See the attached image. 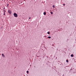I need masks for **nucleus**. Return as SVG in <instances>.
Segmentation results:
<instances>
[{
    "instance_id": "7ed1b4c3",
    "label": "nucleus",
    "mask_w": 76,
    "mask_h": 76,
    "mask_svg": "<svg viewBox=\"0 0 76 76\" xmlns=\"http://www.w3.org/2000/svg\"><path fill=\"white\" fill-rule=\"evenodd\" d=\"M2 57H4L5 56L4 54H3V53L2 54Z\"/></svg>"
},
{
    "instance_id": "0eeeda50",
    "label": "nucleus",
    "mask_w": 76,
    "mask_h": 76,
    "mask_svg": "<svg viewBox=\"0 0 76 76\" xmlns=\"http://www.w3.org/2000/svg\"><path fill=\"white\" fill-rule=\"evenodd\" d=\"M53 8H54V7H55V6H54V5H53Z\"/></svg>"
},
{
    "instance_id": "dca6fc26",
    "label": "nucleus",
    "mask_w": 76,
    "mask_h": 76,
    "mask_svg": "<svg viewBox=\"0 0 76 76\" xmlns=\"http://www.w3.org/2000/svg\"><path fill=\"white\" fill-rule=\"evenodd\" d=\"M64 6H65V4H63Z\"/></svg>"
},
{
    "instance_id": "9b49d317",
    "label": "nucleus",
    "mask_w": 76,
    "mask_h": 76,
    "mask_svg": "<svg viewBox=\"0 0 76 76\" xmlns=\"http://www.w3.org/2000/svg\"><path fill=\"white\" fill-rule=\"evenodd\" d=\"M66 62H69V61L67 60H66Z\"/></svg>"
},
{
    "instance_id": "f3484780",
    "label": "nucleus",
    "mask_w": 76,
    "mask_h": 76,
    "mask_svg": "<svg viewBox=\"0 0 76 76\" xmlns=\"http://www.w3.org/2000/svg\"><path fill=\"white\" fill-rule=\"evenodd\" d=\"M4 9H5V7H4Z\"/></svg>"
},
{
    "instance_id": "39448f33",
    "label": "nucleus",
    "mask_w": 76,
    "mask_h": 76,
    "mask_svg": "<svg viewBox=\"0 0 76 76\" xmlns=\"http://www.w3.org/2000/svg\"><path fill=\"white\" fill-rule=\"evenodd\" d=\"M44 15H46V12H44Z\"/></svg>"
},
{
    "instance_id": "2eb2a0df",
    "label": "nucleus",
    "mask_w": 76,
    "mask_h": 76,
    "mask_svg": "<svg viewBox=\"0 0 76 76\" xmlns=\"http://www.w3.org/2000/svg\"><path fill=\"white\" fill-rule=\"evenodd\" d=\"M4 15H5V13H4Z\"/></svg>"
},
{
    "instance_id": "f8f14e48",
    "label": "nucleus",
    "mask_w": 76,
    "mask_h": 76,
    "mask_svg": "<svg viewBox=\"0 0 76 76\" xmlns=\"http://www.w3.org/2000/svg\"><path fill=\"white\" fill-rule=\"evenodd\" d=\"M5 12H6V11L4 10V13H5Z\"/></svg>"
},
{
    "instance_id": "f257e3e1",
    "label": "nucleus",
    "mask_w": 76,
    "mask_h": 76,
    "mask_svg": "<svg viewBox=\"0 0 76 76\" xmlns=\"http://www.w3.org/2000/svg\"><path fill=\"white\" fill-rule=\"evenodd\" d=\"M13 15L15 17V18H17V17H18V15L16 13H14Z\"/></svg>"
},
{
    "instance_id": "1a4fd4ad",
    "label": "nucleus",
    "mask_w": 76,
    "mask_h": 76,
    "mask_svg": "<svg viewBox=\"0 0 76 76\" xmlns=\"http://www.w3.org/2000/svg\"><path fill=\"white\" fill-rule=\"evenodd\" d=\"M51 14L52 15H53V12H51Z\"/></svg>"
},
{
    "instance_id": "4468645a",
    "label": "nucleus",
    "mask_w": 76,
    "mask_h": 76,
    "mask_svg": "<svg viewBox=\"0 0 76 76\" xmlns=\"http://www.w3.org/2000/svg\"><path fill=\"white\" fill-rule=\"evenodd\" d=\"M72 70V69H70V70L69 71V72H70V70Z\"/></svg>"
},
{
    "instance_id": "423d86ee",
    "label": "nucleus",
    "mask_w": 76,
    "mask_h": 76,
    "mask_svg": "<svg viewBox=\"0 0 76 76\" xmlns=\"http://www.w3.org/2000/svg\"><path fill=\"white\" fill-rule=\"evenodd\" d=\"M26 72H27V74H28L29 73V71H26Z\"/></svg>"
},
{
    "instance_id": "6e6552de",
    "label": "nucleus",
    "mask_w": 76,
    "mask_h": 76,
    "mask_svg": "<svg viewBox=\"0 0 76 76\" xmlns=\"http://www.w3.org/2000/svg\"><path fill=\"white\" fill-rule=\"evenodd\" d=\"M48 38L49 39H50L51 38V37H48Z\"/></svg>"
},
{
    "instance_id": "f03ea898",
    "label": "nucleus",
    "mask_w": 76,
    "mask_h": 76,
    "mask_svg": "<svg viewBox=\"0 0 76 76\" xmlns=\"http://www.w3.org/2000/svg\"><path fill=\"white\" fill-rule=\"evenodd\" d=\"M8 12L10 14H11L12 13V11H11L10 10H8Z\"/></svg>"
},
{
    "instance_id": "9d476101",
    "label": "nucleus",
    "mask_w": 76,
    "mask_h": 76,
    "mask_svg": "<svg viewBox=\"0 0 76 76\" xmlns=\"http://www.w3.org/2000/svg\"><path fill=\"white\" fill-rule=\"evenodd\" d=\"M48 34H50V32H48Z\"/></svg>"
},
{
    "instance_id": "ddd939ff",
    "label": "nucleus",
    "mask_w": 76,
    "mask_h": 76,
    "mask_svg": "<svg viewBox=\"0 0 76 76\" xmlns=\"http://www.w3.org/2000/svg\"><path fill=\"white\" fill-rule=\"evenodd\" d=\"M31 19V18L30 17L28 19Z\"/></svg>"
},
{
    "instance_id": "a211bd4d",
    "label": "nucleus",
    "mask_w": 76,
    "mask_h": 76,
    "mask_svg": "<svg viewBox=\"0 0 76 76\" xmlns=\"http://www.w3.org/2000/svg\"><path fill=\"white\" fill-rule=\"evenodd\" d=\"M8 5H9V4H8V5H7V6H8Z\"/></svg>"
},
{
    "instance_id": "20e7f679",
    "label": "nucleus",
    "mask_w": 76,
    "mask_h": 76,
    "mask_svg": "<svg viewBox=\"0 0 76 76\" xmlns=\"http://www.w3.org/2000/svg\"><path fill=\"white\" fill-rule=\"evenodd\" d=\"M73 56H74V55L73 54H72L71 55V56L72 57H73Z\"/></svg>"
}]
</instances>
